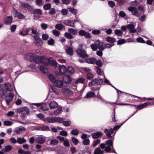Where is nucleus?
<instances>
[{
    "instance_id": "nucleus-1",
    "label": "nucleus",
    "mask_w": 154,
    "mask_h": 154,
    "mask_svg": "<svg viewBox=\"0 0 154 154\" xmlns=\"http://www.w3.org/2000/svg\"><path fill=\"white\" fill-rule=\"evenodd\" d=\"M85 62L89 64H96L99 67L101 66L102 65V62L100 60H97L94 57L88 58L85 60Z\"/></svg>"
},
{
    "instance_id": "nucleus-2",
    "label": "nucleus",
    "mask_w": 154,
    "mask_h": 154,
    "mask_svg": "<svg viewBox=\"0 0 154 154\" xmlns=\"http://www.w3.org/2000/svg\"><path fill=\"white\" fill-rule=\"evenodd\" d=\"M91 47L92 50L94 51H96L98 48L100 50H103L102 43L98 40L95 41L94 43L91 45Z\"/></svg>"
},
{
    "instance_id": "nucleus-3",
    "label": "nucleus",
    "mask_w": 154,
    "mask_h": 154,
    "mask_svg": "<svg viewBox=\"0 0 154 154\" xmlns=\"http://www.w3.org/2000/svg\"><path fill=\"white\" fill-rule=\"evenodd\" d=\"M106 147L105 148V151L107 152H111L112 149H113V141L110 140H109L105 142Z\"/></svg>"
},
{
    "instance_id": "nucleus-4",
    "label": "nucleus",
    "mask_w": 154,
    "mask_h": 154,
    "mask_svg": "<svg viewBox=\"0 0 154 154\" xmlns=\"http://www.w3.org/2000/svg\"><path fill=\"white\" fill-rule=\"evenodd\" d=\"M103 82V80L102 79H100L99 77L97 79H95L88 84L89 87L99 85L102 84Z\"/></svg>"
},
{
    "instance_id": "nucleus-5",
    "label": "nucleus",
    "mask_w": 154,
    "mask_h": 154,
    "mask_svg": "<svg viewBox=\"0 0 154 154\" xmlns=\"http://www.w3.org/2000/svg\"><path fill=\"white\" fill-rule=\"evenodd\" d=\"M35 45L38 47L42 46L43 42L42 39L39 38V36H33Z\"/></svg>"
},
{
    "instance_id": "nucleus-6",
    "label": "nucleus",
    "mask_w": 154,
    "mask_h": 154,
    "mask_svg": "<svg viewBox=\"0 0 154 154\" xmlns=\"http://www.w3.org/2000/svg\"><path fill=\"white\" fill-rule=\"evenodd\" d=\"M16 110L17 112L23 114H27L29 113V109L26 106L18 108Z\"/></svg>"
},
{
    "instance_id": "nucleus-7",
    "label": "nucleus",
    "mask_w": 154,
    "mask_h": 154,
    "mask_svg": "<svg viewBox=\"0 0 154 154\" xmlns=\"http://www.w3.org/2000/svg\"><path fill=\"white\" fill-rule=\"evenodd\" d=\"M128 10L132 12L133 15L137 17H139L140 16V15L136 8L133 6H130L128 8Z\"/></svg>"
},
{
    "instance_id": "nucleus-8",
    "label": "nucleus",
    "mask_w": 154,
    "mask_h": 154,
    "mask_svg": "<svg viewBox=\"0 0 154 154\" xmlns=\"http://www.w3.org/2000/svg\"><path fill=\"white\" fill-rule=\"evenodd\" d=\"M76 52L82 58H85L88 57V55L86 54V51L85 50L79 49L76 50Z\"/></svg>"
},
{
    "instance_id": "nucleus-9",
    "label": "nucleus",
    "mask_w": 154,
    "mask_h": 154,
    "mask_svg": "<svg viewBox=\"0 0 154 154\" xmlns=\"http://www.w3.org/2000/svg\"><path fill=\"white\" fill-rule=\"evenodd\" d=\"M26 130V129L22 126L16 128L14 130V131L18 134H23Z\"/></svg>"
},
{
    "instance_id": "nucleus-10",
    "label": "nucleus",
    "mask_w": 154,
    "mask_h": 154,
    "mask_svg": "<svg viewBox=\"0 0 154 154\" xmlns=\"http://www.w3.org/2000/svg\"><path fill=\"white\" fill-rule=\"evenodd\" d=\"M63 84V82L60 79H56L53 84L54 86L59 88H62Z\"/></svg>"
},
{
    "instance_id": "nucleus-11",
    "label": "nucleus",
    "mask_w": 154,
    "mask_h": 154,
    "mask_svg": "<svg viewBox=\"0 0 154 154\" xmlns=\"http://www.w3.org/2000/svg\"><path fill=\"white\" fill-rule=\"evenodd\" d=\"M79 34L81 36H85L87 38H91V34L88 32H85L84 30H81L79 32Z\"/></svg>"
},
{
    "instance_id": "nucleus-12",
    "label": "nucleus",
    "mask_w": 154,
    "mask_h": 154,
    "mask_svg": "<svg viewBox=\"0 0 154 154\" xmlns=\"http://www.w3.org/2000/svg\"><path fill=\"white\" fill-rule=\"evenodd\" d=\"M104 132L108 138H111L112 137L111 134L113 133V130L110 128L109 130L106 129L104 130Z\"/></svg>"
},
{
    "instance_id": "nucleus-13",
    "label": "nucleus",
    "mask_w": 154,
    "mask_h": 154,
    "mask_svg": "<svg viewBox=\"0 0 154 154\" xmlns=\"http://www.w3.org/2000/svg\"><path fill=\"white\" fill-rule=\"evenodd\" d=\"M45 137L42 135L38 136L36 138L37 142L40 144H43L45 141Z\"/></svg>"
},
{
    "instance_id": "nucleus-14",
    "label": "nucleus",
    "mask_w": 154,
    "mask_h": 154,
    "mask_svg": "<svg viewBox=\"0 0 154 154\" xmlns=\"http://www.w3.org/2000/svg\"><path fill=\"white\" fill-rule=\"evenodd\" d=\"M63 81L66 83H70L72 82L71 77L67 75H64L63 77Z\"/></svg>"
},
{
    "instance_id": "nucleus-15",
    "label": "nucleus",
    "mask_w": 154,
    "mask_h": 154,
    "mask_svg": "<svg viewBox=\"0 0 154 154\" xmlns=\"http://www.w3.org/2000/svg\"><path fill=\"white\" fill-rule=\"evenodd\" d=\"M43 121L46 123H54V117H47L44 118Z\"/></svg>"
},
{
    "instance_id": "nucleus-16",
    "label": "nucleus",
    "mask_w": 154,
    "mask_h": 154,
    "mask_svg": "<svg viewBox=\"0 0 154 154\" xmlns=\"http://www.w3.org/2000/svg\"><path fill=\"white\" fill-rule=\"evenodd\" d=\"M58 105L57 103L54 101H51L49 104V106L51 109H54L57 108Z\"/></svg>"
},
{
    "instance_id": "nucleus-17",
    "label": "nucleus",
    "mask_w": 154,
    "mask_h": 154,
    "mask_svg": "<svg viewBox=\"0 0 154 154\" xmlns=\"http://www.w3.org/2000/svg\"><path fill=\"white\" fill-rule=\"evenodd\" d=\"M59 69L60 73L62 74H65L67 71L66 68L64 65L60 66Z\"/></svg>"
},
{
    "instance_id": "nucleus-18",
    "label": "nucleus",
    "mask_w": 154,
    "mask_h": 154,
    "mask_svg": "<svg viewBox=\"0 0 154 154\" xmlns=\"http://www.w3.org/2000/svg\"><path fill=\"white\" fill-rule=\"evenodd\" d=\"M102 134L100 131L94 133L92 134V137L94 139L97 138L102 136Z\"/></svg>"
},
{
    "instance_id": "nucleus-19",
    "label": "nucleus",
    "mask_w": 154,
    "mask_h": 154,
    "mask_svg": "<svg viewBox=\"0 0 154 154\" xmlns=\"http://www.w3.org/2000/svg\"><path fill=\"white\" fill-rule=\"evenodd\" d=\"M66 25L70 26L72 27H74V23H72L71 21L68 20H64L63 22Z\"/></svg>"
},
{
    "instance_id": "nucleus-20",
    "label": "nucleus",
    "mask_w": 154,
    "mask_h": 154,
    "mask_svg": "<svg viewBox=\"0 0 154 154\" xmlns=\"http://www.w3.org/2000/svg\"><path fill=\"white\" fill-rule=\"evenodd\" d=\"M42 56L39 57V56H36L34 57L33 61L35 63L38 64L41 63Z\"/></svg>"
},
{
    "instance_id": "nucleus-21",
    "label": "nucleus",
    "mask_w": 154,
    "mask_h": 154,
    "mask_svg": "<svg viewBox=\"0 0 154 154\" xmlns=\"http://www.w3.org/2000/svg\"><path fill=\"white\" fill-rule=\"evenodd\" d=\"M135 26L133 24H128L127 26V28L130 29V31L132 33H134L136 32V30L134 29Z\"/></svg>"
},
{
    "instance_id": "nucleus-22",
    "label": "nucleus",
    "mask_w": 154,
    "mask_h": 154,
    "mask_svg": "<svg viewBox=\"0 0 154 154\" xmlns=\"http://www.w3.org/2000/svg\"><path fill=\"white\" fill-rule=\"evenodd\" d=\"M13 18L12 16L7 17L5 19V24L7 25L10 24L12 21Z\"/></svg>"
},
{
    "instance_id": "nucleus-23",
    "label": "nucleus",
    "mask_w": 154,
    "mask_h": 154,
    "mask_svg": "<svg viewBox=\"0 0 154 154\" xmlns=\"http://www.w3.org/2000/svg\"><path fill=\"white\" fill-rule=\"evenodd\" d=\"M42 59L41 63H43L45 65L48 66L49 58H47L45 57L42 56Z\"/></svg>"
},
{
    "instance_id": "nucleus-24",
    "label": "nucleus",
    "mask_w": 154,
    "mask_h": 154,
    "mask_svg": "<svg viewBox=\"0 0 154 154\" xmlns=\"http://www.w3.org/2000/svg\"><path fill=\"white\" fill-rule=\"evenodd\" d=\"M34 58V57L33 54H27L26 56V59L29 61H31L32 60H33Z\"/></svg>"
},
{
    "instance_id": "nucleus-25",
    "label": "nucleus",
    "mask_w": 154,
    "mask_h": 154,
    "mask_svg": "<svg viewBox=\"0 0 154 154\" xmlns=\"http://www.w3.org/2000/svg\"><path fill=\"white\" fill-rule=\"evenodd\" d=\"M106 39L108 42L112 44H114V43L116 41L115 38L110 36L107 37Z\"/></svg>"
},
{
    "instance_id": "nucleus-26",
    "label": "nucleus",
    "mask_w": 154,
    "mask_h": 154,
    "mask_svg": "<svg viewBox=\"0 0 154 154\" xmlns=\"http://www.w3.org/2000/svg\"><path fill=\"white\" fill-rule=\"evenodd\" d=\"M13 96L11 93H10L9 96L7 97L6 99V102L7 104L9 105L10 101L12 100Z\"/></svg>"
},
{
    "instance_id": "nucleus-27",
    "label": "nucleus",
    "mask_w": 154,
    "mask_h": 154,
    "mask_svg": "<svg viewBox=\"0 0 154 154\" xmlns=\"http://www.w3.org/2000/svg\"><path fill=\"white\" fill-rule=\"evenodd\" d=\"M27 140L24 137H18L17 142L21 144L26 143Z\"/></svg>"
},
{
    "instance_id": "nucleus-28",
    "label": "nucleus",
    "mask_w": 154,
    "mask_h": 154,
    "mask_svg": "<svg viewBox=\"0 0 154 154\" xmlns=\"http://www.w3.org/2000/svg\"><path fill=\"white\" fill-rule=\"evenodd\" d=\"M95 94L93 92H88L87 93L86 95L84 97L85 98H89L93 97L95 95Z\"/></svg>"
},
{
    "instance_id": "nucleus-29",
    "label": "nucleus",
    "mask_w": 154,
    "mask_h": 154,
    "mask_svg": "<svg viewBox=\"0 0 154 154\" xmlns=\"http://www.w3.org/2000/svg\"><path fill=\"white\" fill-rule=\"evenodd\" d=\"M48 63V65L50 64L54 66H56L57 64V63L56 61L54 60L53 58H49Z\"/></svg>"
},
{
    "instance_id": "nucleus-30",
    "label": "nucleus",
    "mask_w": 154,
    "mask_h": 154,
    "mask_svg": "<svg viewBox=\"0 0 154 154\" xmlns=\"http://www.w3.org/2000/svg\"><path fill=\"white\" fill-rule=\"evenodd\" d=\"M12 147L10 145L6 146L5 148L2 149V151H4V152H8L11 151L12 149Z\"/></svg>"
},
{
    "instance_id": "nucleus-31",
    "label": "nucleus",
    "mask_w": 154,
    "mask_h": 154,
    "mask_svg": "<svg viewBox=\"0 0 154 154\" xmlns=\"http://www.w3.org/2000/svg\"><path fill=\"white\" fill-rule=\"evenodd\" d=\"M40 70L44 74H47L48 73V71L45 66H41L40 67Z\"/></svg>"
},
{
    "instance_id": "nucleus-32",
    "label": "nucleus",
    "mask_w": 154,
    "mask_h": 154,
    "mask_svg": "<svg viewBox=\"0 0 154 154\" xmlns=\"http://www.w3.org/2000/svg\"><path fill=\"white\" fill-rule=\"evenodd\" d=\"M15 13L16 14L18 18L20 19H23L25 18L23 14L18 12L17 11H16Z\"/></svg>"
},
{
    "instance_id": "nucleus-33",
    "label": "nucleus",
    "mask_w": 154,
    "mask_h": 154,
    "mask_svg": "<svg viewBox=\"0 0 154 154\" xmlns=\"http://www.w3.org/2000/svg\"><path fill=\"white\" fill-rule=\"evenodd\" d=\"M68 9H69V11L73 14H76L78 12V10L76 9H75L73 8L68 7Z\"/></svg>"
},
{
    "instance_id": "nucleus-34",
    "label": "nucleus",
    "mask_w": 154,
    "mask_h": 154,
    "mask_svg": "<svg viewBox=\"0 0 154 154\" xmlns=\"http://www.w3.org/2000/svg\"><path fill=\"white\" fill-rule=\"evenodd\" d=\"M55 27L56 29L59 30H61L65 28L64 26L61 24H56Z\"/></svg>"
},
{
    "instance_id": "nucleus-35",
    "label": "nucleus",
    "mask_w": 154,
    "mask_h": 154,
    "mask_svg": "<svg viewBox=\"0 0 154 154\" xmlns=\"http://www.w3.org/2000/svg\"><path fill=\"white\" fill-rule=\"evenodd\" d=\"M104 151L101 150L100 148H97L94 151V154H103Z\"/></svg>"
},
{
    "instance_id": "nucleus-36",
    "label": "nucleus",
    "mask_w": 154,
    "mask_h": 154,
    "mask_svg": "<svg viewBox=\"0 0 154 154\" xmlns=\"http://www.w3.org/2000/svg\"><path fill=\"white\" fill-rule=\"evenodd\" d=\"M85 81V79L83 78H80L78 79L75 81V83L78 84L79 83H83Z\"/></svg>"
},
{
    "instance_id": "nucleus-37",
    "label": "nucleus",
    "mask_w": 154,
    "mask_h": 154,
    "mask_svg": "<svg viewBox=\"0 0 154 154\" xmlns=\"http://www.w3.org/2000/svg\"><path fill=\"white\" fill-rule=\"evenodd\" d=\"M63 119L60 117L54 118V123L58 122V123H63Z\"/></svg>"
},
{
    "instance_id": "nucleus-38",
    "label": "nucleus",
    "mask_w": 154,
    "mask_h": 154,
    "mask_svg": "<svg viewBox=\"0 0 154 154\" xmlns=\"http://www.w3.org/2000/svg\"><path fill=\"white\" fill-rule=\"evenodd\" d=\"M66 52L68 54L71 56L73 54V50L71 47H69L66 50Z\"/></svg>"
},
{
    "instance_id": "nucleus-39",
    "label": "nucleus",
    "mask_w": 154,
    "mask_h": 154,
    "mask_svg": "<svg viewBox=\"0 0 154 154\" xmlns=\"http://www.w3.org/2000/svg\"><path fill=\"white\" fill-rule=\"evenodd\" d=\"M42 13V11L39 9H35L33 11V14H36L38 15H40Z\"/></svg>"
},
{
    "instance_id": "nucleus-40",
    "label": "nucleus",
    "mask_w": 154,
    "mask_h": 154,
    "mask_svg": "<svg viewBox=\"0 0 154 154\" xmlns=\"http://www.w3.org/2000/svg\"><path fill=\"white\" fill-rule=\"evenodd\" d=\"M68 31L69 33L73 35H75L77 33V31L75 29L73 28H69L68 29Z\"/></svg>"
},
{
    "instance_id": "nucleus-41",
    "label": "nucleus",
    "mask_w": 154,
    "mask_h": 154,
    "mask_svg": "<svg viewBox=\"0 0 154 154\" xmlns=\"http://www.w3.org/2000/svg\"><path fill=\"white\" fill-rule=\"evenodd\" d=\"M18 153L20 154H32L31 152L29 151H25L21 149H19L18 150Z\"/></svg>"
},
{
    "instance_id": "nucleus-42",
    "label": "nucleus",
    "mask_w": 154,
    "mask_h": 154,
    "mask_svg": "<svg viewBox=\"0 0 154 154\" xmlns=\"http://www.w3.org/2000/svg\"><path fill=\"white\" fill-rule=\"evenodd\" d=\"M36 4L39 6H41L44 4V2L43 0H35Z\"/></svg>"
},
{
    "instance_id": "nucleus-43",
    "label": "nucleus",
    "mask_w": 154,
    "mask_h": 154,
    "mask_svg": "<svg viewBox=\"0 0 154 154\" xmlns=\"http://www.w3.org/2000/svg\"><path fill=\"white\" fill-rule=\"evenodd\" d=\"M48 76L49 79L53 83L56 80L55 77L51 74H49Z\"/></svg>"
},
{
    "instance_id": "nucleus-44",
    "label": "nucleus",
    "mask_w": 154,
    "mask_h": 154,
    "mask_svg": "<svg viewBox=\"0 0 154 154\" xmlns=\"http://www.w3.org/2000/svg\"><path fill=\"white\" fill-rule=\"evenodd\" d=\"M64 36L69 39H72L73 38V36L70 33L65 32L64 34Z\"/></svg>"
},
{
    "instance_id": "nucleus-45",
    "label": "nucleus",
    "mask_w": 154,
    "mask_h": 154,
    "mask_svg": "<svg viewBox=\"0 0 154 154\" xmlns=\"http://www.w3.org/2000/svg\"><path fill=\"white\" fill-rule=\"evenodd\" d=\"M62 111V109L61 108H59L57 110H55L53 112V113H50V115H53L54 114L57 115L61 112Z\"/></svg>"
},
{
    "instance_id": "nucleus-46",
    "label": "nucleus",
    "mask_w": 154,
    "mask_h": 154,
    "mask_svg": "<svg viewBox=\"0 0 154 154\" xmlns=\"http://www.w3.org/2000/svg\"><path fill=\"white\" fill-rule=\"evenodd\" d=\"M114 45V44L109 43L106 44L104 46H103V50L106 48H111Z\"/></svg>"
},
{
    "instance_id": "nucleus-47",
    "label": "nucleus",
    "mask_w": 154,
    "mask_h": 154,
    "mask_svg": "<svg viewBox=\"0 0 154 154\" xmlns=\"http://www.w3.org/2000/svg\"><path fill=\"white\" fill-rule=\"evenodd\" d=\"M94 77V75L90 72H89L87 74V77L89 80L92 79Z\"/></svg>"
},
{
    "instance_id": "nucleus-48",
    "label": "nucleus",
    "mask_w": 154,
    "mask_h": 154,
    "mask_svg": "<svg viewBox=\"0 0 154 154\" xmlns=\"http://www.w3.org/2000/svg\"><path fill=\"white\" fill-rule=\"evenodd\" d=\"M51 8V5L49 3L45 4L43 6L44 8L46 10L49 9Z\"/></svg>"
},
{
    "instance_id": "nucleus-49",
    "label": "nucleus",
    "mask_w": 154,
    "mask_h": 154,
    "mask_svg": "<svg viewBox=\"0 0 154 154\" xmlns=\"http://www.w3.org/2000/svg\"><path fill=\"white\" fill-rule=\"evenodd\" d=\"M96 71L99 75L103 76V71H102L100 68L97 67H96Z\"/></svg>"
},
{
    "instance_id": "nucleus-50",
    "label": "nucleus",
    "mask_w": 154,
    "mask_h": 154,
    "mask_svg": "<svg viewBox=\"0 0 154 154\" xmlns=\"http://www.w3.org/2000/svg\"><path fill=\"white\" fill-rule=\"evenodd\" d=\"M114 32L115 34L118 36H121L123 33V32L122 31L119 29L115 30Z\"/></svg>"
},
{
    "instance_id": "nucleus-51",
    "label": "nucleus",
    "mask_w": 154,
    "mask_h": 154,
    "mask_svg": "<svg viewBox=\"0 0 154 154\" xmlns=\"http://www.w3.org/2000/svg\"><path fill=\"white\" fill-rule=\"evenodd\" d=\"M67 71L69 73L71 74L75 72L74 69L71 66H69L68 67Z\"/></svg>"
},
{
    "instance_id": "nucleus-52",
    "label": "nucleus",
    "mask_w": 154,
    "mask_h": 154,
    "mask_svg": "<svg viewBox=\"0 0 154 154\" xmlns=\"http://www.w3.org/2000/svg\"><path fill=\"white\" fill-rule=\"evenodd\" d=\"M71 122L69 121H65L63 122V125L66 127L69 126L71 124Z\"/></svg>"
},
{
    "instance_id": "nucleus-53",
    "label": "nucleus",
    "mask_w": 154,
    "mask_h": 154,
    "mask_svg": "<svg viewBox=\"0 0 154 154\" xmlns=\"http://www.w3.org/2000/svg\"><path fill=\"white\" fill-rule=\"evenodd\" d=\"M117 2L118 5H121L123 4L125 2V0H114Z\"/></svg>"
},
{
    "instance_id": "nucleus-54",
    "label": "nucleus",
    "mask_w": 154,
    "mask_h": 154,
    "mask_svg": "<svg viewBox=\"0 0 154 154\" xmlns=\"http://www.w3.org/2000/svg\"><path fill=\"white\" fill-rule=\"evenodd\" d=\"M58 143V141L56 139L52 140L50 142V144L52 145H56Z\"/></svg>"
},
{
    "instance_id": "nucleus-55",
    "label": "nucleus",
    "mask_w": 154,
    "mask_h": 154,
    "mask_svg": "<svg viewBox=\"0 0 154 154\" xmlns=\"http://www.w3.org/2000/svg\"><path fill=\"white\" fill-rule=\"evenodd\" d=\"M13 123L11 121H5L4 122V125L6 126H10L13 124Z\"/></svg>"
},
{
    "instance_id": "nucleus-56",
    "label": "nucleus",
    "mask_w": 154,
    "mask_h": 154,
    "mask_svg": "<svg viewBox=\"0 0 154 154\" xmlns=\"http://www.w3.org/2000/svg\"><path fill=\"white\" fill-rule=\"evenodd\" d=\"M54 40L52 38H50L48 41V45H53L54 44Z\"/></svg>"
},
{
    "instance_id": "nucleus-57",
    "label": "nucleus",
    "mask_w": 154,
    "mask_h": 154,
    "mask_svg": "<svg viewBox=\"0 0 154 154\" xmlns=\"http://www.w3.org/2000/svg\"><path fill=\"white\" fill-rule=\"evenodd\" d=\"M32 34L34 35V36H39V34L38 32L37 31L36 29H34L33 28H32Z\"/></svg>"
},
{
    "instance_id": "nucleus-58",
    "label": "nucleus",
    "mask_w": 154,
    "mask_h": 154,
    "mask_svg": "<svg viewBox=\"0 0 154 154\" xmlns=\"http://www.w3.org/2000/svg\"><path fill=\"white\" fill-rule=\"evenodd\" d=\"M71 133L74 135H77L79 133V131L77 129H73Z\"/></svg>"
},
{
    "instance_id": "nucleus-59",
    "label": "nucleus",
    "mask_w": 154,
    "mask_h": 154,
    "mask_svg": "<svg viewBox=\"0 0 154 154\" xmlns=\"http://www.w3.org/2000/svg\"><path fill=\"white\" fill-rule=\"evenodd\" d=\"M42 38L43 40L46 41L49 38V35L47 34H44L42 35Z\"/></svg>"
},
{
    "instance_id": "nucleus-60",
    "label": "nucleus",
    "mask_w": 154,
    "mask_h": 154,
    "mask_svg": "<svg viewBox=\"0 0 154 154\" xmlns=\"http://www.w3.org/2000/svg\"><path fill=\"white\" fill-rule=\"evenodd\" d=\"M61 13L63 15H66L68 14V11L66 9H63L61 11Z\"/></svg>"
},
{
    "instance_id": "nucleus-61",
    "label": "nucleus",
    "mask_w": 154,
    "mask_h": 154,
    "mask_svg": "<svg viewBox=\"0 0 154 154\" xmlns=\"http://www.w3.org/2000/svg\"><path fill=\"white\" fill-rule=\"evenodd\" d=\"M52 33L54 35L57 36H58L60 34V32L56 29L53 30Z\"/></svg>"
},
{
    "instance_id": "nucleus-62",
    "label": "nucleus",
    "mask_w": 154,
    "mask_h": 154,
    "mask_svg": "<svg viewBox=\"0 0 154 154\" xmlns=\"http://www.w3.org/2000/svg\"><path fill=\"white\" fill-rule=\"evenodd\" d=\"M72 141L75 145H77L79 142L77 139L75 137H72Z\"/></svg>"
},
{
    "instance_id": "nucleus-63",
    "label": "nucleus",
    "mask_w": 154,
    "mask_h": 154,
    "mask_svg": "<svg viewBox=\"0 0 154 154\" xmlns=\"http://www.w3.org/2000/svg\"><path fill=\"white\" fill-rule=\"evenodd\" d=\"M51 88L53 91L56 94H58L59 93V90L58 89L55 88L54 87H52Z\"/></svg>"
},
{
    "instance_id": "nucleus-64",
    "label": "nucleus",
    "mask_w": 154,
    "mask_h": 154,
    "mask_svg": "<svg viewBox=\"0 0 154 154\" xmlns=\"http://www.w3.org/2000/svg\"><path fill=\"white\" fill-rule=\"evenodd\" d=\"M61 91L64 93H67L70 91L68 88H63L61 89Z\"/></svg>"
}]
</instances>
